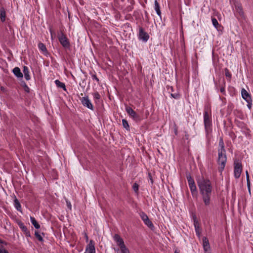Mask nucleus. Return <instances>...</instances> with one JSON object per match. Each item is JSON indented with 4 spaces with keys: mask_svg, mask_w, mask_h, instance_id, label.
Masks as SVG:
<instances>
[{
    "mask_svg": "<svg viewBox=\"0 0 253 253\" xmlns=\"http://www.w3.org/2000/svg\"><path fill=\"white\" fill-rule=\"evenodd\" d=\"M246 178H247V181L248 189H249V190L250 191V187L249 175L248 172L247 171H246Z\"/></svg>",
    "mask_w": 253,
    "mask_h": 253,
    "instance_id": "obj_33",
    "label": "nucleus"
},
{
    "mask_svg": "<svg viewBox=\"0 0 253 253\" xmlns=\"http://www.w3.org/2000/svg\"><path fill=\"white\" fill-rule=\"evenodd\" d=\"M23 73L24 77L27 81H29L30 79V76L29 75V72L28 68L26 66L23 67Z\"/></svg>",
    "mask_w": 253,
    "mask_h": 253,
    "instance_id": "obj_22",
    "label": "nucleus"
},
{
    "mask_svg": "<svg viewBox=\"0 0 253 253\" xmlns=\"http://www.w3.org/2000/svg\"><path fill=\"white\" fill-rule=\"evenodd\" d=\"M204 122L206 132L207 134L211 131V115L208 111L205 110L204 113Z\"/></svg>",
    "mask_w": 253,
    "mask_h": 253,
    "instance_id": "obj_3",
    "label": "nucleus"
},
{
    "mask_svg": "<svg viewBox=\"0 0 253 253\" xmlns=\"http://www.w3.org/2000/svg\"><path fill=\"white\" fill-rule=\"evenodd\" d=\"M0 89L3 92H5L6 91V88L3 86H1L0 87Z\"/></svg>",
    "mask_w": 253,
    "mask_h": 253,
    "instance_id": "obj_39",
    "label": "nucleus"
},
{
    "mask_svg": "<svg viewBox=\"0 0 253 253\" xmlns=\"http://www.w3.org/2000/svg\"><path fill=\"white\" fill-rule=\"evenodd\" d=\"M82 104L87 108L93 110V107L87 96L83 97L81 99Z\"/></svg>",
    "mask_w": 253,
    "mask_h": 253,
    "instance_id": "obj_10",
    "label": "nucleus"
},
{
    "mask_svg": "<svg viewBox=\"0 0 253 253\" xmlns=\"http://www.w3.org/2000/svg\"><path fill=\"white\" fill-rule=\"evenodd\" d=\"M194 227L196 235L198 237H200L201 235V229L197 221H194Z\"/></svg>",
    "mask_w": 253,
    "mask_h": 253,
    "instance_id": "obj_21",
    "label": "nucleus"
},
{
    "mask_svg": "<svg viewBox=\"0 0 253 253\" xmlns=\"http://www.w3.org/2000/svg\"><path fill=\"white\" fill-rule=\"evenodd\" d=\"M197 183L201 194L211 193L212 187L209 180L201 177L197 180Z\"/></svg>",
    "mask_w": 253,
    "mask_h": 253,
    "instance_id": "obj_2",
    "label": "nucleus"
},
{
    "mask_svg": "<svg viewBox=\"0 0 253 253\" xmlns=\"http://www.w3.org/2000/svg\"><path fill=\"white\" fill-rule=\"evenodd\" d=\"M220 91H221V92H223V91H224V89L223 88H221Z\"/></svg>",
    "mask_w": 253,
    "mask_h": 253,
    "instance_id": "obj_43",
    "label": "nucleus"
},
{
    "mask_svg": "<svg viewBox=\"0 0 253 253\" xmlns=\"http://www.w3.org/2000/svg\"><path fill=\"white\" fill-rule=\"evenodd\" d=\"M66 204H67V206L68 208L70 210H71V209H72V205H71V203L69 201L66 200Z\"/></svg>",
    "mask_w": 253,
    "mask_h": 253,
    "instance_id": "obj_35",
    "label": "nucleus"
},
{
    "mask_svg": "<svg viewBox=\"0 0 253 253\" xmlns=\"http://www.w3.org/2000/svg\"><path fill=\"white\" fill-rule=\"evenodd\" d=\"M59 40L61 44L64 47H69L70 44H69L68 40L63 34H62L59 37Z\"/></svg>",
    "mask_w": 253,
    "mask_h": 253,
    "instance_id": "obj_12",
    "label": "nucleus"
},
{
    "mask_svg": "<svg viewBox=\"0 0 253 253\" xmlns=\"http://www.w3.org/2000/svg\"><path fill=\"white\" fill-rule=\"evenodd\" d=\"M175 253H178V252H175Z\"/></svg>",
    "mask_w": 253,
    "mask_h": 253,
    "instance_id": "obj_47",
    "label": "nucleus"
},
{
    "mask_svg": "<svg viewBox=\"0 0 253 253\" xmlns=\"http://www.w3.org/2000/svg\"><path fill=\"white\" fill-rule=\"evenodd\" d=\"M25 84V90L26 91H28V90H29V88L28 87V86L27 85H26Z\"/></svg>",
    "mask_w": 253,
    "mask_h": 253,
    "instance_id": "obj_40",
    "label": "nucleus"
},
{
    "mask_svg": "<svg viewBox=\"0 0 253 253\" xmlns=\"http://www.w3.org/2000/svg\"><path fill=\"white\" fill-rule=\"evenodd\" d=\"M201 195L205 205L206 206L209 205L210 204L211 193H204L201 194Z\"/></svg>",
    "mask_w": 253,
    "mask_h": 253,
    "instance_id": "obj_16",
    "label": "nucleus"
},
{
    "mask_svg": "<svg viewBox=\"0 0 253 253\" xmlns=\"http://www.w3.org/2000/svg\"><path fill=\"white\" fill-rule=\"evenodd\" d=\"M241 95L242 98L247 102V106L248 108L251 109L252 105V100L251 95L245 88L242 89Z\"/></svg>",
    "mask_w": 253,
    "mask_h": 253,
    "instance_id": "obj_4",
    "label": "nucleus"
},
{
    "mask_svg": "<svg viewBox=\"0 0 253 253\" xmlns=\"http://www.w3.org/2000/svg\"><path fill=\"white\" fill-rule=\"evenodd\" d=\"M132 189L135 192L137 193L139 189L138 185L136 183H134L132 186Z\"/></svg>",
    "mask_w": 253,
    "mask_h": 253,
    "instance_id": "obj_31",
    "label": "nucleus"
},
{
    "mask_svg": "<svg viewBox=\"0 0 253 253\" xmlns=\"http://www.w3.org/2000/svg\"><path fill=\"white\" fill-rule=\"evenodd\" d=\"M171 96L174 98H176V99H177L179 97V94H177V93H171Z\"/></svg>",
    "mask_w": 253,
    "mask_h": 253,
    "instance_id": "obj_36",
    "label": "nucleus"
},
{
    "mask_svg": "<svg viewBox=\"0 0 253 253\" xmlns=\"http://www.w3.org/2000/svg\"><path fill=\"white\" fill-rule=\"evenodd\" d=\"M138 38L140 40L146 42L149 39V36L148 33H139Z\"/></svg>",
    "mask_w": 253,
    "mask_h": 253,
    "instance_id": "obj_19",
    "label": "nucleus"
},
{
    "mask_svg": "<svg viewBox=\"0 0 253 253\" xmlns=\"http://www.w3.org/2000/svg\"><path fill=\"white\" fill-rule=\"evenodd\" d=\"M53 34V33H51V38H52V36H53V34Z\"/></svg>",
    "mask_w": 253,
    "mask_h": 253,
    "instance_id": "obj_45",
    "label": "nucleus"
},
{
    "mask_svg": "<svg viewBox=\"0 0 253 253\" xmlns=\"http://www.w3.org/2000/svg\"><path fill=\"white\" fill-rule=\"evenodd\" d=\"M12 72L14 75L18 78H22L23 77V74L21 73L20 69L18 67H15Z\"/></svg>",
    "mask_w": 253,
    "mask_h": 253,
    "instance_id": "obj_20",
    "label": "nucleus"
},
{
    "mask_svg": "<svg viewBox=\"0 0 253 253\" xmlns=\"http://www.w3.org/2000/svg\"><path fill=\"white\" fill-rule=\"evenodd\" d=\"M242 170L241 163L239 161H236L234 163V176L238 178L241 175Z\"/></svg>",
    "mask_w": 253,
    "mask_h": 253,
    "instance_id": "obj_6",
    "label": "nucleus"
},
{
    "mask_svg": "<svg viewBox=\"0 0 253 253\" xmlns=\"http://www.w3.org/2000/svg\"><path fill=\"white\" fill-rule=\"evenodd\" d=\"M121 253H129L128 249L125 245L120 247Z\"/></svg>",
    "mask_w": 253,
    "mask_h": 253,
    "instance_id": "obj_29",
    "label": "nucleus"
},
{
    "mask_svg": "<svg viewBox=\"0 0 253 253\" xmlns=\"http://www.w3.org/2000/svg\"><path fill=\"white\" fill-rule=\"evenodd\" d=\"M188 185L193 196L197 194V187L193 179L190 176H187Z\"/></svg>",
    "mask_w": 253,
    "mask_h": 253,
    "instance_id": "obj_8",
    "label": "nucleus"
},
{
    "mask_svg": "<svg viewBox=\"0 0 253 253\" xmlns=\"http://www.w3.org/2000/svg\"><path fill=\"white\" fill-rule=\"evenodd\" d=\"M30 220L32 223V224L33 225V226L35 227V228L38 229L40 228V225L37 222L36 220L34 217L31 216L30 217Z\"/></svg>",
    "mask_w": 253,
    "mask_h": 253,
    "instance_id": "obj_24",
    "label": "nucleus"
},
{
    "mask_svg": "<svg viewBox=\"0 0 253 253\" xmlns=\"http://www.w3.org/2000/svg\"><path fill=\"white\" fill-rule=\"evenodd\" d=\"M122 123H123V125L124 126V127L126 129V130H129V126L128 125V122H127V121H126V120L125 119H123L122 120Z\"/></svg>",
    "mask_w": 253,
    "mask_h": 253,
    "instance_id": "obj_30",
    "label": "nucleus"
},
{
    "mask_svg": "<svg viewBox=\"0 0 253 253\" xmlns=\"http://www.w3.org/2000/svg\"><path fill=\"white\" fill-rule=\"evenodd\" d=\"M55 84L56 86L58 87L63 88L64 90H66V86L64 83L60 82L59 80H56L55 81Z\"/></svg>",
    "mask_w": 253,
    "mask_h": 253,
    "instance_id": "obj_25",
    "label": "nucleus"
},
{
    "mask_svg": "<svg viewBox=\"0 0 253 253\" xmlns=\"http://www.w3.org/2000/svg\"><path fill=\"white\" fill-rule=\"evenodd\" d=\"M85 240L86 242H88V238L86 235H85Z\"/></svg>",
    "mask_w": 253,
    "mask_h": 253,
    "instance_id": "obj_41",
    "label": "nucleus"
},
{
    "mask_svg": "<svg viewBox=\"0 0 253 253\" xmlns=\"http://www.w3.org/2000/svg\"><path fill=\"white\" fill-rule=\"evenodd\" d=\"M38 47L44 54L47 53V49L43 43L42 42L39 43L38 44Z\"/></svg>",
    "mask_w": 253,
    "mask_h": 253,
    "instance_id": "obj_26",
    "label": "nucleus"
},
{
    "mask_svg": "<svg viewBox=\"0 0 253 253\" xmlns=\"http://www.w3.org/2000/svg\"><path fill=\"white\" fill-rule=\"evenodd\" d=\"M154 4H155L154 8H155V11H156L157 14L159 16H161V10H160V5H159L157 0H155Z\"/></svg>",
    "mask_w": 253,
    "mask_h": 253,
    "instance_id": "obj_23",
    "label": "nucleus"
},
{
    "mask_svg": "<svg viewBox=\"0 0 253 253\" xmlns=\"http://www.w3.org/2000/svg\"><path fill=\"white\" fill-rule=\"evenodd\" d=\"M95 79H96V80L98 81V80L97 79V78H95Z\"/></svg>",
    "mask_w": 253,
    "mask_h": 253,
    "instance_id": "obj_46",
    "label": "nucleus"
},
{
    "mask_svg": "<svg viewBox=\"0 0 253 253\" xmlns=\"http://www.w3.org/2000/svg\"><path fill=\"white\" fill-rule=\"evenodd\" d=\"M235 13L237 15L238 18L240 17V18H241L242 20H244L245 21L246 20V16L245 15L244 12L243 11L242 6L241 4L237 3L236 4H235Z\"/></svg>",
    "mask_w": 253,
    "mask_h": 253,
    "instance_id": "obj_5",
    "label": "nucleus"
},
{
    "mask_svg": "<svg viewBox=\"0 0 253 253\" xmlns=\"http://www.w3.org/2000/svg\"><path fill=\"white\" fill-rule=\"evenodd\" d=\"M126 111L128 114V115L130 116V117H131L134 121H139V116L131 107L129 106H126Z\"/></svg>",
    "mask_w": 253,
    "mask_h": 253,
    "instance_id": "obj_9",
    "label": "nucleus"
},
{
    "mask_svg": "<svg viewBox=\"0 0 253 253\" xmlns=\"http://www.w3.org/2000/svg\"><path fill=\"white\" fill-rule=\"evenodd\" d=\"M0 20L2 23L6 20V11L3 6L0 7Z\"/></svg>",
    "mask_w": 253,
    "mask_h": 253,
    "instance_id": "obj_18",
    "label": "nucleus"
},
{
    "mask_svg": "<svg viewBox=\"0 0 253 253\" xmlns=\"http://www.w3.org/2000/svg\"><path fill=\"white\" fill-rule=\"evenodd\" d=\"M35 236L37 238V239L40 241H42L43 239H42V236H41V235H40L38 232L37 231H35Z\"/></svg>",
    "mask_w": 253,
    "mask_h": 253,
    "instance_id": "obj_32",
    "label": "nucleus"
},
{
    "mask_svg": "<svg viewBox=\"0 0 253 253\" xmlns=\"http://www.w3.org/2000/svg\"><path fill=\"white\" fill-rule=\"evenodd\" d=\"M218 152V164L219 166V170L220 172H222L225 168L227 161L225 150L222 138H220L219 139Z\"/></svg>",
    "mask_w": 253,
    "mask_h": 253,
    "instance_id": "obj_1",
    "label": "nucleus"
},
{
    "mask_svg": "<svg viewBox=\"0 0 253 253\" xmlns=\"http://www.w3.org/2000/svg\"><path fill=\"white\" fill-rule=\"evenodd\" d=\"M85 253H96L95 244L92 240H90L85 248Z\"/></svg>",
    "mask_w": 253,
    "mask_h": 253,
    "instance_id": "obj_11",
    "label": "nucleus"
},
{
    "mask_svg": "<svg viewBox=\"0 0 253 253\" xmlns=\"http://www.w3.org/2000/svg\"><path fill=\"white\" fill-rule=\"evenodd\" d=\"M212 23L214 27L217 29V31H220V29H218V26H219L220 27L218 23L217 20L215 18H212Z\"/></svg>",
    "mask_w": 253,
    "mask_h": 253,
    "instance_id": "obj_28",
    "label": "nucleus"
},
{
    "mask_svg": "<svg viewBox=\"0 0 253 253\" xmlns=\"http://www.w3.org/2000/svg\"><path fill=\"white\" fill-rule=\"evenodd\" d=\"M94 25H95V27H97V26H99V25L98 23H94Z\"/></svg>",
    "mask_w": 253,
    "mask_h": 253,
    "instance_id": "obj_42",
    "label": "nucleus"
},
{
    "mask_svg": "<svg viewBox=\"0 0 253 253\" xmlns=\"http://www.w3.org/2000/svg\"><path fill=\"white\" fill-rule=\"evenodd\" d=\"M14 205L15 208L18 211H21V207L20 203L17 199H15L14 201Z\"/></svg>",
    "mask_w": 253,
    "mask_h": 253,
    "instance_id": "obj_27",
    "label": "nucleus"
},
{
    "mask_svg": "<svg viewBox=\"0 0 253 253\" xmlns=\"http://www.w3.org/2000/svg\"><path fill=\"white\" fill-rule=\"evenodd\" d=\"M203 246L204 250L206 253H210V246L208 239L206 237L203 239Z\"/></svg>",
    "mask_w": 253,
    "mask_h": 253,
    "instance_id": "obj_13",
    "label": "nucleus"
},
{
    "mask_svg": "<svg viewBox=\"0 0 253 253\" xmlns=\"http://www.w3.org/2000/svg\"><path fill=\"white\" fill-rule=\"evenodd\" d=\"M113 239L119 247H121L125 245L123 239L119 235L115 234L113 237Z\"/></svg>",
    "mask_w": 253,
    "mask_h": 253,
    "instance_id": "obj_14",
    "label": "nucleus"
},
{
    "mask_svg": "<svg viewBox=\"0 0 253 253\" xmlns=\"http://www.w3.org/2000/svg\"><path fill=\"white\" fill-rule=\"evenodd\" d=\"M0 253H8L3 247H0Z\"/></svg>",
    "mask_w": 253,
    "mask_h": 253,
    "instance_id": "obj_37",
    "label": "nucleus"
},
{
    "mask_svg": "<svg viewBox=\"0 0 253 253\" xmlns=\"http://www.w3.org/2000/svg\"><path fill=\"white\" fill-rule=\"evenodd\" d=\"M127 1L130 3V5L127 6L123 9V12L124 13L129 12L131 11L133 9V5L135 3L134 0H127Z\"/></svg>",
    "mask_w": 253,
    "mask_h": 253,
    "instance_id": "obj_15",
    "label": "nucleus"
},
{
    "mask_svg": "<svg viewBox=\"0 0 253 253\" xmlns=\"http://www.w3.org/2000/svg\"><path fill=\"white\" fill-rule=\"evenodd\" d=\"M140 216L144 224L151 229L154 228V225L148 218V216L143 212L140 213Z\"/></svg>",
    "mask_w": 253,
    "mask_h": 253,
    "instance_id": "obj_7",
    "label": "nucleus"
},
{
    "mask_svg": "<svg viewBox=\"0 0 253 253\" xmlns=\"http://www.w3.org/2000/svg\"><path fill=\"white\" fill-rule=\"evenodd\" d=\"M225 76L229 78L231 77V74L228 71H225Z\"/></svg>",
    "mask_w": 253,
    "mask_h": 253,
    "instance_id": "obj_38",
    "label": "nucleus"
},
{
    "mask_svg": "<svg viewBox=\"0 0 253 253\" xmlns=\"http://www.w3.org/2000/svg\"><path fill=\"white\" fill-rule=\"evenodd\" d=\"M139 32H143V30H142V28H140V30H139Z\"/></svg>",
    "mask_w": 253,
    "mask_h": 253,
    "instance_id": "obj_44",
    "label": "nucleus"
},
{
    "mask_svg": "<svg viewBox=\"0 0 253 253\" xmlns=\"http://www.w3.org/2000/svg\"><path fill=\"white\" fill-rule=\"evenodd\" d=\"M17 223L20 229L25 234V235L27 236H30V232L28 230L27 227L26 226H25L24 223L20 221H17Z\"/></svg>",
    "mask_w": 253,
    "mask_h": 253,
    "instance_id": "obj_17",
    "label": "nucleus"
},
{
    "mask_svg": "<svg viewBox=\"0 0 253 253\" xmlns=\"http://www.w3.org/2000/svg\"><path fill=\"white\" fill-rule=\"evenodd\" d=\"M94 98L95 99H99L100 98V95L98 92H95L93 94Z\"/></svg>",
    "mask_w": 253,
    "mask_h": 253,
    "instance_id": "obj_34",
    "label": "nucleus"
}]
</instances>
